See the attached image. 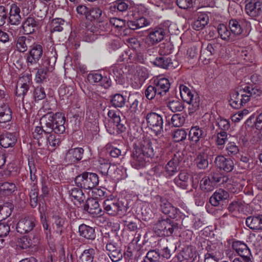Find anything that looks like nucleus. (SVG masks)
<instances>
[{"instance_id": "obj_1", "label": "nucleus", "mask_w": 262, "mask_h": 262, "mask_svg": "<svg viewBox=\"0 0 262 262\" xmlns=\"http://www.w3.org/2000/svg\"><path fill=\"white\" fill-rule=\"evenodd\" d=\"M65 121L64 115L61 113L54 114L50 112L43 115L40 119L41 127L36 126L33 132V138L38 140V145H43L42 140L46 138L48 133H63L66 129Z\"/></svg>"}, {"instance_id": "obj_2", "label": "nucleus", "mask_w": 262, "mask_h": 262, "mask_svg": "<svg viewBox=\"0 0 262 262\" xmlns=\"http://www.w3.org/2000/svg\"><path fill=\"white\" fill-rule=\"evenodd\" d=\"M165 147V143L161 139L145 138L140 147H136L146 157L152 158L156 154L159 155Z\"/></svg>"}, {"instance_id": "obj_3", "label": "nucleus", "mask_w": 262, "mask_h": 262, "mask_svg": "<svg viewBox=\"0 0 262 262\" xmlns=\"http://www.w3.org/2000/svg\"><path fill=\"white\" fill-rule=\"evenodd\" d=\"M180 95L183 100L189 104V114L196 112L200 106V97L188 86L181 84L179 86Z\"/></svg>"}, {"instance_id": "obj_4", "label": "nucleus", "mask_w": 262, "mask_h": 262, "mask_svg": "<svg viewBox=\"0 0 262 262\" xmlns=\"http://www.w3.org/2000/svg\"><path fill=\"white\" fill-rule=\"evenodd\" d=\"M74 181L78 187L88 190L95 188L99 183L97 174L88 172H84L77 176Z\"/></svg>"}, {"instance_id": "obj_5", "label": "nucleus", "mask_w": 262, "mask_h": 262, "mask_svg": "<svg viewBox=\"0 0 262 262\" xmlns=\"http://www.w3.org/2000/svg\"><path fill=\"white\" fill-rule=\"evenodd\" d=\"M178 229V224L168 219L159 220L154 227L155 233L159 236L171 235Z\"/></svg>"}, {"instance_id": "obj_6", "label": "nucleus", "mask_w": 262, "mask_h": 262, "mask_svg": "<svg viewBox=\"0 0 262 262\" xmlns=\"http://www.w3.org/2000/svg\"><path fill=\"white\" fill-rule=\"evenodd\" d=\"M103 207L104 211L112 216L123 215L127 210L126 206L122 202L111 200H106L104 201Z\"/></svg>"}, {"instance_id": "obj_7", "label": "nucleus", "mask_w": 262, "mask_h": 262, "mask_svg": "<svg viewBox=\"0 0 262 262\" xmlns=\"http://www.w3.org/2000/svg\"><path fill=\"white\" fill-rule=\"evenodd\" d=\"M154 201L160 204L161 211L164 214L172 219L177 217L178 209L174 207L166 199L157 195L154 197Z\"/></svg>"}, {"instance_id": "obj_8", "label": "nucleus", "mask_w": 262, "mask_h": 262, "mask_svg": "<svg viewBox=\"0 0 262 262\" xmlns=\"http://www.w3.org/2000/svg\"><path fill=\"white\" fill-rule=\"evenodd\" d=\"M146 120L148 126L156 135L163 132V120L160 115L154 112L149 113L146 115Z\"/></svg>"}, {"instance_id": "obj_9", "label": "nucleus", "mask_w": 262, "mask_h": 262, "mask_svg": "<svg viewBox=\"0 0 262 262\" xmlns=\"http://www.w3.org/2000/svg\"><path fill=\"white\" fill-rule=\"evenodd\" d=\"M249 101V97L246 96L243 88L237 91H234L230 94L229 103L234 108H239Z\"/></svg>"}, {"instance_id": "obj_10", "label": "nucleus", "mask_w": 262, "mask_h": 262, "mask_svg": "<svg viewBox=\"0 0 262 262\" xmlns=\"http://www.w3.org/2000/svg\"><path fill=\"white\" fill-rule=\"evenodd\" d=\"M232 247L245 262H252L250 250L244 242L236 241L232 243Z\"/></svg>"}, {"instance_id": "obj_11", "label": "nucleus", "mask_w": 262, "mask_h": 262, "mask_svg": "<svg viewBox=\"0 0 262 262\" xmlns=\"http://www.w3.org/2000/svg\"><path fill=\"white\" fill-rule=\"evenodd\" d=\"M32 84L31 75L24 74L18 79L16 89V94L18 96H24Z\"/></svg>"}, {"instance_id": "obj_12", "label": "nucleus", "mask_w": 262, "mask_h": 262, "mask_svg": "<svg viewBox=\"0 0 262 262\" xmlns=\"http://www.w3.org/2000/svg\"><path fill=\"white\" fill-rule=\"evenodd\" d=\"M245 11L252 17L259 16L262 12V3L260 0H245Z\"/></svg>"}, {"instance_id": "obj_13", "label": "nucleus", "mask_w": 262, "mask_h": 262, "mask_svg": "<svg viewBox=\"0 0 262 262\" xmlns=\"http://www.w3.org/2000/svg\"><path fill=\"white\" fill-rule=\"evenodd\" d=\"M83 210L93 217L102 216L104 211L100 207L98 201L94 198H89L83 206Z\"/></svg>"}, {"instance_id": "obj_14", "label": "nucleus", "mask_w": 262, "mask_h": 262, "mask_svg": "<svg viewBox=\"0 0 262 262\" xmlns=\"http://www.w3.org/2000/svg\"><path fill=\"white\" fill-rule=\"evenodd\" d=\"M145 157L141 150L134 147L130 160L132 167L137 169L144 167L146 165Z\"/></svg>"}, {"instance_id": "obj_15", "label": "nucleus", "mask_w": 262, "mask_h": 262, "mask_svg": "<svg viewBox=\"0 0 262 262\" xmlns=\"http://www.w3.org/2000/svg\"><path fill=\"white\" fill-rule=\"evenodd\" d=\"M249 26V23L245 20L231 19L229 22V26L232 37L242 35L245 26L248 27Z\"/></svg>"}, {"instance_id": "obj_16", "label": "nucleus", "mask_w": 262, "mask_h": 262, "mask_svg": "<svg viewBox=\"0 0 262 262\" xmlns=\"http://www.w3.org/2000/svg\"><path fill=\"white\" fill-rule=\"evenodd\" d=\"M180 162V156L174 155L165 166L164 174L166 178H170L178 172Z\"/></svg>"}, {"instance_id": "obj_17", "label": "nucleus", "mask_w": 262, "mask_h": 262, "mask_svg": "<svg viewBox=\"0 0 262 262\" xmlns=\"http://www.w3.org/2000/svg\"><path fill=\"white\" fill-rule=\"evenodd\" d=\"M35 220L32 217H25L19 220L16 226L18 232L25 234L31 231L35 227Z\"/></svg>"}, {"instance_id": "obj_18", "label": "nucleus", "mask_w": 262, "mask_h": 262, "mask_svg": "<svg viewBox=\"0 0 262 262\" xmlns=\"http://www.w3.org/2000/svg\"><path fill=\"white\" fill-rule=\"evenodd\" d=\"M43 54V49L41 45L38 43H33L31 46L29 51V56L27 58V62L30 64L36 63L40 59Z\"/></svg>"}, {"instance_id": "obj_19", "label": "nucleus", "mask_w": 262, "mask_h": 262, "mask_svg": "<svg viewBox=\"0 0 262 262\" xmlns=\"http://www.w3.org/2000/svg\"><path fill=\"white\" fill-rule=\"evenodd\" d=\"M216 167L227 172L231 171L234 168V163L229 158H226L223 156H218L214 160Z\"/></svg>"}, {"instance_id": "obj_20", "label": "nucleus", "mask_w": 262, "mask_h": 262, "mask_svg": "<svg viewBox=\"0 0 262 262\" xmlns=\"http://www.w3.org/2000/svg\"><path fill=\"white\" fill-rule=\"evenodd\" d=\"M52 228L57 234L61 235L66 229V219L59 215H54L51 218Z\"/></svg>"}, {"instance_id": "obj_21", "label": "nucleus", "mask_w": 262, "mask_h": 262, "mask_svg": "<svg viewBox=\"0 0 262 262\" xmlns=\"http://www.w3.org/2000/svg\"><path fill=\"white\" fill-rule=\"evenodd\" d=\"M39 27V21L33 16H29L24 22L22 27L24 32L26 34H30L36 30Z\"/></svg>"}, {"instance_id": "obj_22", "label": "nucleus", "mask_w": 262, "mask_h": 262, "mask_svg": "<svg viewBox=\"0 0 262 262\" xmlns=\"http://www.w3.org/2000/svg\"><path fill=\"white\" fill-rule=\"evenodd\" d=\"M199 149L200 151L195 159L194 161L198 168L204 169L208 166V156L207 154L208 148L207 147H203L199 148Z\"/></svg>"}, {"instance_id": "obj_23", "label": "nucleus", "mask_w": 262, "mask_h": 262, "mask_svg": "<svg viewBox=\"0 0 262 262\" xmlns=\"http://www.w3.org/2000/svg\"><path fill=\"white\" fill-rule=\"evenodd\" d=\"M153 83L157 89L160 97L166 94L169 91L170 86L168 79L165 78L155 79Z\"/></svg>"}, {"instance_id": "obj_24", "label": "nucleus", "mask_w": 262, "mask_h": 262, "mask_svg": "<svg viewBox=\"0 0 262 262\" xmlns=\"http://www.w3.org/2000/svg\"><path fill=\"white\" fill-rule=\"evenodd\" d=\"M83 151L82 148L70 149L66 154L64 160L68 164L80 160L82 158Z\"/></svg>"}, {"instance_id": "obj_25", "label": "nucleus", "mask_w": 262, "mask_h": 262, "mask_svg": "<svg viewBox=\"0 0 262 262\" xmlns=\"http://www.w3.org/2000/svg\"><path fill=\"white\" fill-rule=\"evenodd\" d=\"M229 198V193L224 189L216 190L210 198L209 202L213 206H218L223 201Z\"/></svg>"}, {"instance_id": "obj_26", "label": "nucleus", "mask_w": 262, "mask_h": 262, "mask_svg": "<svg viewBox=\"0 0 262 262\" xmlns=\"http://www.w3.org/2000/svg\"><path fill=\"white\" fill-rule=\"evenodd\" d=\"M165 35L164 29L162 28H156L148 34L147 39L149 43L154 45L161 41Z\"/></svg>"}, {"instance_id": "obj_27", "label": "nucleus", "mask_w": 262, "mask_h": 262, "mask_svg": "<svg viewBox=\"0 0 262 262\" xmlns=\"http://www.w3.org/2000/svg\"><path fill=\"white\" fill-rule=\"evenodd\" d=\"M189 178L190 175L188 172L185 170H182L173 179V182L178 187L187 189L189 186Z\"/></svg>"}, {"instance_id": "obj_28", "label": "nucleus", "mask_w": 262, "mask_h": 262, "mask_svg": "<svg viewBox=\"0 0 262 262\" xmlns=\"http://www.w3.org/2000/svg\"><path fill=\"white\" fill-rule=\"evenodd\" d=\"M206 133L205 130L199 126H192L189 133V137L191 141L197 143L201 138L205 137Z\"/></svg>"}, {"instance_id": "obj_29", "label": "nucleus", "mask_w": 262, "mask_h": 262, "mask_svg": "<svg viewBox=\"0 0 262 262\" xmlns=\"http://www.w3.org/2000/svg\"><path fill=\"white\" fill-rule=\"evenodd\" d=\"M20 9L16 5L13 4L11 6L9 19L11 25H17L20 23Z\"/></svg>"}, {"instance_id": "obj_30", "label": "nucleus", "mask_w": 262, "mask_h": 262, "mask_svg": "<svg viewBox=\"0 0 262 262\" xmlns=\"http://www.w3.org/2000/svg\"><path fill=\"white\" fill-rule=\"evenodd\" d=\"M79 235L85 239L93 240L95 238V229L85 224H81L79 226Z\"/></svg>"}, {"instance_id": "obj_31", "label": "nucleus", "mask_w": 262, "mask_h": 262, "mask_svg": "<svg viewBox=\"0 0 262 262\" xmlns=\"http://www.w3.org/2000/svg\"><path fill=\"white\" fill-rule=\"evenodd\" d=\"M33 39L30 37L20 36L16 41V47L17 50L20 52H26L28 47H30L32 44Z\"/></svg>"}, {"instance_id": "obj_32", "label": "nucleus", "mask_w": 262, "mask_h": 262, "mask_svg": "<svg viewBox=\"0 0 262 262\" xmlns=\"http://www.w3.org/2000/svg\"><path fill=\"white\" fill-rule=\"evenodd\" d=\"M209 22V17L205 13L199 12L198 14L196 19L192 24V28L195 30L203 29Z\"/></svg>"}, {"instance_id": "obj_33", "label": "nucleus", "mask_w": 262, "mask_h": 262, "mask_svg": "<svg viewBox=\"0 0 262 262\" xmlns=\"http://www.w3.org/2000/svg\"><path fill=\"white\" fill-rule=\"evenodd\" d=\"M246 225L252 230L262 229V215L249 216L246 221Z\"/></svg>"}, {"instance_id": "obj_34", "label": "nucleus", "mask_w": 262, "mask_h": 262, "mask_svg": "<svg viewBox=\"0 0 262 262\" xmlns=\"http://www.w3.org/2000/svg\"><path fill=\"white\" fill-rule=\"evenodd\" d=\"M16 142L15 136L11 133H6L0 137V144L4 148L13 147Z\"/></svg>"}, {"instance_id": "obj_35", "label": "nucleus", "mask_w": 262, "mask_h": 262, "mask_svg": "<svg viewBox=\"0 0 262 262\" xmlns=\"http://www.w3.org/2000/svg\"><path fill=\"white\" fill-rule=\"evenodd\" d=\"M154 64L163 69H172L175 68L173 62L170 57H157L154 61Z\"/></svg>"}, {"instance_id": "obj_36", "label": "nucleus", "mask_w": 262, "mask_h": 262, "mask_svg": "<svg viewBox=\"0 0 262 262\" xmlns=\"http://www.w3.org/2000/svg\"><path fill=\"white\" fill-rule=\"evenodd\" d=\"M246 96L249 97V101L251 97L257 98L262 94V90L258 85H246L243 88Z\"/></svg>"}, {"instance_id": "obj_37", "label": "nucleus", "mask_w": 262, "mask_h": 262, "mask_svg": "<svg viewBox=\"0 0 262 262\" xmlns=\"http://www.w3.org/2000/svg\"><path fill=\"white\" fill-rule=\"evenodd\" d=\"M0 114L3 123L11 121L12 119V112L8 104L3 103L0 105Z\"/></svg>"}, {"instance_id": "obj_38", "label": "nucleus", "mask_w": 262, "mask_h": 262, "mask_svg": "<svg viewBox=\"0 0 262 262\" xmlns=\"http://www.w3.org/2000/svg\"><path fill=\"white\" fill-rule=\"evenodd\" d=\"M13 209V205L12 203L6 202L0 205V221L5 220L9 216Z\"/></svg>"}, {"instance_id": "obj_39", "label": "nucleus", "mask_w": 262, "mask_h": 262, "mask_svg": "<svg viewBox=\"0 0 262 262\" xmlns=\"http://www.w3.org/2000/svg\"><path fill=\"white\" fill-rule=\"evenodd\" d=\"M217 32L220 37L224 40L232 39V35L226 25L220 24L217 26Z\"/></svg>"}, {"instance_id": "obj_40", "label": "nucleus", "mask_w": 262, "mask_h": 262, "mask_svg": "<svg viewBox=\"0 0 262 262\" xmlns=\"http://www.w3.org/2000/svg\"><path fill=\"white\" fill-rule=\"evenodd\" d=\"M200 188L203 191L208 192L213 191L215 186L209 177H205L200 181Z\"/></svg>"}, {"instance_id": "obj_41", "label": "nucleus", "mask_w": 262, "mask_h": 262, "mask_svg": "<svg viewBox=\"0 0 262 262\" xmlns=\"http://www.w3.org/2000/svg\"><path fill=\"white\" fill-rule=\"evenodd\" d=\"M70 195L79 203L83 202L85 199V195L80 188L74 187L69 190Z\"/></svg>"}, {"instance_id": "obj_42", "label": "nucleus", "mask_w": 262, "mask_h": 262, "mask_svg": "<svg viewBox=\"0 0 262 262\" xmlns=\"http://www.w3.org/2000/svg\"><path fill=\"white\" fill-rule=\"evenodd\" d=\"M138 103L137 100H135L125 113V115L128 119L132 120L136 118L138 111Z\"/></svg>"}, {"instance_id": "obj_43", "label": "nucleus", "mask_w": 262, "mask_h": 262, "mask_svg": "<svg viewBox=\"0 0 262 262\" xmlns=\"http://www.w3.org/2000/svg\"><path fill=\"white\" fill-rule=\"evenodd\" d=\"M43 145H46L49 144L51 146L55 148L59 145L60 140L59 138H57L56 136L51 133H48L46 138L42 140Z\"/></svg>"}, {"instance_id": "obj_44", "label": "nucleus", "mask_w": 262, "mask_h": 262, "mask_svg": "<svg viewBox=\"0 0 262 262\" xmlns=\"http://www.w3.org/2000/svg\"><path fill=\"white\" fill-rule=\"evenodd\" d=\"M215 53V49L212 45L208 43L206 48L202 49L200 57L204 59L210 60Z\"/></svg>"}, {"instance_id": "obj_45", "label": "nucleus", "mask_w": 262, "mask_h": 262, "mask_svg": "<svg viewBox=\"0 0 262 262\" xmlns=\"http://www.w3.org/2000/svg\"><path fill=\"white\" fill-rule=\"evenodd\" d=\"M95 250L90 248L83 251L80 257V262H93Z\"/></svg>"}, {"instance_id": "obj_46", "label": "nucleus", "mask_w": 262, "mask_h": 262, "mask_svg": "<svg viewBox=\"0 0 262 262\" xmlns=\"http://www.w3.org/2000/svg\"><path fill=\"white\" fill-rule=\"evenodd\" d=\"M167 106L172 112H181L184 109L182 102L177 99L169 101Z\"/></svg>"}, {"instance_id": "obj_47", "label": "nucleus", "mask_w": 262, "mask_h": 262, "mask_svg": "<svg viewBox=\"0 0 262 262\" xmlns=\"http://www.w3.org/2000/svg\"><path fill=\"white\" fill-rule=\"evenodd\" d=\"M49 64V61L48 59H47L45 61V64L43 65L45 69H41L38 70L36 74V79L37 82H41L46 79L47 71L49 69L48 67Z\"/></svg>"}, {"instance_id": "obj_48", "label": "nucleus", "mask_w": 262, "mask_h": 262, "mask_svg": "<svg viewBox=\"0 0 262 262\" xmlns=\"http://www.w3.org/2000/svg\"><path fill=\"white\" fill-rule=\"evenodd\" d=\"M215 138L216 145L221 148L227 142L228 135L226 132L220 131L216 133Z\"/></svg>"}, {"instance_id": "obj_49", "label": "nucleus", "mask_w": 262, "mask_h": 262, "mask_svg": "<svg viewBox=\"0 0 262 262\" xmlns=\"http://www.w3.org/2000/svg\"><path fill=\"white\" fill-rule=\"evenodd\" d=\"M102 10L98 7L89 8L86 19L90 20L98 19L102 15Z\"/></svg>"}, {"instance_id": "obj_50", "label": "nucleus", "mask_w": 262, "mask_h": 262, "mask_svg": "<svg viewBox=\"0 0 262 262\" xmlns=\"http://www.w3.org/2000/svg\"><path fill=\"white\" fill-rule=\"evenodd\" d=\"M111 103L115 107H121L125 103V99L121 94H115L111 99Z\"/></svg>"}, {"instance_id": "obj_51", "label": "nucleus", "mask_w": 262, "mask_h": 262, "mask_svg": "<svg viewBox=\"0 0 262 262\" xmlns=\"http://www.w3.org/2000/svg\"><path fill=\"white\" fill-rule=\"evenodd\" d=\"M124 225L127 229L130 231H138L139 229V225H141V222L137 219L133 221H124Z\"/></svg>"}, {"instance_id": "obj_52", "label": "nucleus", "mask_w": 262, "mask_h": 262, "mask_svg": "<svg viewBox=\"0 0 262 262\" xmlns=\"http://www.w3.org/2000/svg\"><path fill=\"white\" fill-rule=\"evenodd\" d=\"M17 246L21 249H27L33 246L31 239L27 236H24L17 239Z\"/></svg>"}, {"instance_id": "obj_53", "label": "nucleus", "mask_w": 262, "mask_h": 262, "mask_svg": "<svg viewBox=\"0 0 262 262\" xmlns=\"http://www.w3.org/2000/svg\"><path fill=\"white\" fill-rule=\"evenodd\" d=\"M145 96L148 100H152L155 97H159L157 89L152 83V85H148L144 92Z\"/></svg>"}, {"instance_id": "obj_54", "label": "nucleus", "mask_w": 262, "mask_h": 262, "mask_svg": "<svg viewBox=\"0 0 262 262\" xmlns=\"http://www.w3.org/2000/svg\"><path fill=\"white\" fill-rule=\"evenodd\" d=\"M183 257L190 261H194L197 257L196 250L192 248H187L183 252Z\"/></svg>"}, {"instance_id": "obj_55", "label": "nucleus", "mask_w": 262, "mask_h": 262, "mask_svg": "<svg viewBox=\"0 0 262 262\" xmlns=\"http://www.w3.org/2000/svg\"><path fill=\"white\" fill-rule=\"evenodd\" d=\"M15 187L14 184L5 182L0 186V191L5 194L8 195L15 191Z\"/></svg>"}, {"instance_id": "obj_56", "label": "nucleus", "mask_w": 262, "mask_h": 262, "mask_svg": "<svg viewBox=\"0 0 262 262\" xmlns=\"http://www.w3.org/2000/svg\"><path fill=\"white\" fill-rule=\"evenodd\" d=\"M185 121V117L179 114L173 115L171 118V123L174 127L182 126Z\"/></svg>"}, {"instance_id": "obj_57", "label": "nucleus", "mask_w": 262, "mask_h": 262, "mask_svg": "<svg viewBox=\"0 0 262 262\" xmlns=\"http://www.w3.org/2000/svg\"><path fill=\"white\" fill-rule=\"evenodd\" d=\"M172 45L169 42H163L160 45L159 53L161 55L170 54L172 50Z\"/></svg>"}, {"instance_id": "obj_58", "label": "nucleus", "mask_w": 262, "mask_h": 262, "mask_svg": "<svg viewBox=\"0 0 262 262\" xmlns=\"http://www.w3.org/2000/svg\"><path fill=\"white\" fill-rule=\"evenodd\" d=\"M52 30L60 32L63 30L64 20L60 18L53 19L52 21Z\"/></svg>"}, {"instance_id": "obj_59", "label": "nucleus", "mask_w": 262, "mask_h": 262, "mask_svg": "<svg viewBox=\"0 0 262 262\" xmlns=\"http://www.w3.org/2000/svg\"><path fill=\"white\" fill-rule=\"evenodd\" d=\"M187 133L183 129H178L174 131L172 135L173 139L176 142H179L185 139Z\"/></svg>"}, {"instance_id": "obj_60", "label": "nucleus", "mask_w": 262, "mask_h": 262, "mask_svg": "<svg viewBox=\"0 0 262 262\" xmlns=\"http://www.w3.org/2000/svg\"><path fill=\"white\" fill-rule=\"evenodd\" d=\"M209 177L211 178V180L214 184V186H215L217 183L223 184L224 182H226L228 180L226 177H223L219 173H213Z\"/></svg>"}, {"instance_id": "obj_61", "label": "nucleus", "mask_w": 262, "mask_h": 262, "mask_svg": "<svg viewBox=\"0 0 262 262\" xmlns=\"http://www.w3.org/2000/svg\"><path fill=\"white\" fill-rule=\"evenodd\" d=\"M40 220L42 225V227L45 230V233L46 234L47 238H51V232L50 229L49 228V226L47 223V216L45 213H41Z\"/></svg>"}, {"instance_id": "obj_62", "label": "nucleus", "mask_w": 262, "mask_h": 262, "mask_svg": "<svg viewBox=\"0 0 262 262\" xmlns=\"http://www.w3.org/2000/svg\"><path fill=\"white\" fill-rule=\"evenodd\" d=\"M46 95L45 90L41 86L35 88L34 92V97L35 101L42 100L46 98Z\"/></svg>"}, {"instance_id": "obj_63", "label": "nucleus", "mask_w": 262, "mask_h": 262, "mask_svg": "<svg viewBox=\"0 0 262 262\" xmlns=\"http://www.w3.org/2000/svg\"><path fill=\"white\" fill-rule=\"evenodd\" d=\"M226 149L229 156H234L238 153L239 149L234 142H229L226 146Z\"/></svg>"}, {"instance_id": "obj_64", "label": "nucleus", "mask_w": 262, "mask_h": 262, "mask_svg": "<svg viewBox=\"0 0 262 262\" xmlns=\"http://www.w3.org/2000/svg\"><path fill=\"white\" fill-rule=\"evenodd\" d=\"M110 24L117 29H122L125 27V20L116 17L111 18Z\"/></svg>"}]
</instances>
